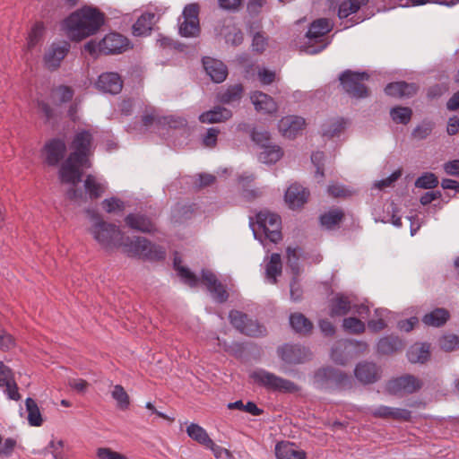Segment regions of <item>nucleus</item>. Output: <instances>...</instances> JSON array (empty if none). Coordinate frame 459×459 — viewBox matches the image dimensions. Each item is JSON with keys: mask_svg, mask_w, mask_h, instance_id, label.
<instances>
[{"mask_svg": "<svg viewBox=\"0 0 459 459\" xmlns=\"http://www.w3.org/2000/svg\"><path fill=\"white\" fill-rule=\"evenodd\" d=\"M91 141L92 136L88 131L78 132L71 143L73 151L59 169L60 181L72 186L67 191V197L75 202H81L85 197L75 186L81 181V170L91 167L88 157L91 154Z\"/></svg>", "mask_w": 459, "mask_h": 459, "instance_id": "f257e3e1", "label": "nucleus"}, {"mask_svg": "<svg viewBox=\"0 0 459 459\" xmlns=\"http://www.w3.org/2000/svg\"><path fill=\"white\" fill-rule=\"evenodd\" d=\"M104 23V14L97 8L84 6L70 14L63 22L67 37L80 41L95 34Z\"/></svg>", "mask_w": 459, "mask_h": 459, "instance_id": "f03ea898", "label": "nucleus"}, {"mask_svg": "<svg viewBox=\"0 0 459 459\" xmlns=\"http://www.w3.org/2000/svg\"><path fill=\"white\" fill-rule=\"evenodd\" d=\"M91 226L89 231L93 238L105 249L118 248L119 240L124 239V234L118 227L102 220L100 214L87 212Z\"/></svg>", "mask_w": 459, "mask_h": 459, "instance_id": "7ed1b4c3", "label": "nucleus"}, {"mask_svg": "<svg viewBox=\"0 0 459 459\" xmlns=\"http://www.w3.org/2000/svg\"><path fill=\"white\" fill-rule=\"evenodd\" d=\"M118 248L130 257H138L148 260H161L165 257V251L159 246L152 245L145 238L124 236L119 240Z\"/></svg>", "mask_w": 459, "mask_h": 459, "instance_id": "20e7f679", "label": "nucleus"}, {"mask_svg": "<svg viewBox=\"0 0 459 459\" xmlns=\"http://www.w3.org/2000/svg\"><path fill=\"white\" fill-rule=\"evenodd\" d=\"M250 377L255 383L272 391L290 394L299 391L295 383L264 369L255 370Z\"/></svg>", "mask_w": 459, "mask_h": 459, "instance_id": "39448f33", "label": "nucleus"}, {"mask_svg": "<svg viewBox=\"0 0 459 459\" xmlns=\"http://www.w3.org/2000/svg\"><path fill=\"white\" fill-rule=\"evenodd\" d=\"M281 224L279 215L262 211L256 214V226L253 228L254 235L257 238L258 232H262L265 238L277 243L281 239Z\"/></svg>", "mask_w": 459, "mask_h": 459, "instance_id": "423d86ee", "label": "nucleus"}, {"mask_svg": "<svg viewBox=\"0 0 459 459\" xmlns=\"http://www.w3.org/2000/svg\"><path fill=\"white\" fill-rule=\"evenodd\" d=\"M332 28L333 23L328 19L321 18L313 22L307 33V37L308 38L309 43H316L319 44V46L316 48L309 46L306 48V52L310 55H315L325 49L329 44V41H325L321 39V38L328 33Z\"/></svg>", "mask_w": 459, "mask_h": 459, "instance_id": "0eeeda50", "label": "nucleus"}, {"mask_svg": "<svg viewBox=\"0 0 459 459\" xmlns=\"http://www.w3.org/2000/svg\"><path fill=\"white\" fill-rule=\"evenodd\" d=\"M348 383V376L333 368H321L314 376V385L320 389L344 387Z\"/></svg>", "mask_w": 459, "mask_h": 459, "instance_id": "6e6552de", "label": "nucleus"}, {"mask_svg": "<svg viewBox=\"0 0 459 459\" xmlns=\"http://www.w3.org/2000/svg\"><path fill=\"white\" fill-rule=\"evenodd\" d=\"M368 79V75L366 73H353L351 71H346L340 76L344 91L355 98L368 96V89L363 84V82Z\"/></svg>", "mask_w": 459, "mask_h": 459, "instance_id": "1a4fd4ad", "label": "nucleus"}, {"mask_svg": "<svg viewBox=\"0 0 459 459\" xmlns=\"http://www.w3.org/2000/svg\"><path fill=\"white\" fill-rule=\"evenodd\" d=\"M199 6L197 4H187L183 11L182 19L179 20V33L183 37H195L200 31Z\"/></svg>", "mask_w": 459, "mask_h": 459, "instance_id": "9d476101", "label": "nucleus"}, {"mask_svg": "<svg viewBox=\"0 0 459 459\" xmlns=\"http://www.w3.org/2000/svg\"><path fill=\"white\" fill-rule=\"evenodd\" d=\"M70 50V44L66 41L54 42L45 51L43 63L47 69L54 71L60 65Z\"/></svg>", "mask_w": 459, "mask_h": 459, "instance_id": "9b49d317", "label": "nucleus"}, {"mask_svg": "<svg viewBox=\"0 0 459 459\" xmlns=\"http://www.w3.org/2000/svg\"><path fill=\"white\" fill-rule=\"evenodd\" d=\"M143 124L147 129H158L160 125H168L170 127H178L186 125V120L174 117H160L159 111L154 108H146L143 116Z\"/></svg>", "mask_w": 459, "mask_h": 459, "instance_id": "f8f14e48", "label": "nucleus"}, {"mask_svg": "<svg viewBox=\"0 0 459 459\" xmlns=\"http://www.w3.org/2000/svg\"><path fill=\"white\" fill-rule=\"evenodd\" d=\"M422 385L421 381L411 375H406L388 382L387 389L393 394H412Z\"/></svg>", "mask_w": 459, "mask_h": 459, "instance_id": "ddd939ff", "label": "nucleus"}, {"mask_svg": "<svg viewBox=\"0 0 459 459\" xmlns=\"http://www.w3.org/2000/svg\"><path fill=\"white\" fill-rule=\"evenodd\" d=\"M202 281L206 285L207 290L217 302L223 303L228 299L229 294L225 286L217 280L213 273L203 270Z\"/></svg>", "mask_w": 459, "mask_h": 459, "instance_id": "4468645a", "label": "nucleus"}, {"mask_svg": "<svg viewBox=\"0 0 459 459\" xmlns=\"http://www.w3.org/2000/svg\"><path fill=\"white\" fill-rule=\"evenodd\" d=\"M369 413L375 418L384 420H394L398 421H410L411 420V411L409 410L385 405L377 406L370 410Z\"/></svg>", "mask_w": 459, "mask_h": 459, "instance_id": "2eb2a0df", "label": "nucleus"}, {"mask_svg": "<svg viewBox=\"0 0 459 459\" xmlns=\"http://www.w3.org/2000/svg\"><path fill=\"white\" fill-rule=\"evenodd\" d=\"M279 357L287 364L304 362L308 357L307 351L299 345L285 344L277 351Z\"/></svg>", "mask_w": 459, "mask_h": 459, "instance_id": "dca6fc26", "label": "nucleus"}, {"mask_svg": "<svg viewBox=\"0 0 459 459\" xmlns=\"http://www.w3.org/2000/svg\"><path fill=\"white\" fill-rule=\"evenodd\" d=\"M96 87L103 92L117 94L122 90L123 82L118 74L107 72L99 76L96 82Z\"/></svg>", "mask_w": 459, "mask_h": 459, "instance_id": "f3484780", "label": "nucleus"}, {"mask_svg": "<svg viewBox=\"0 0 459 459\" xmlns=\"http://www.w3.org/2000/svg\"><path fill=\"white\" fill-rule=\"evenodd\" d=\"M128 39L119 33H109L101 40L104 54H117L128 48Z\"/></svg>", "mask_w": 459, "mask_h": 459, "instance_id": "a211bd4d", "label": "nucleus"}, {"mask_svg": "<svg viewBox=\"0 0 459 459\" xmlns=\"http://www.w3.org/2000/svg\"><path fill=\"white\" fill-rule=\"evenodd\" d=\"M309 192L302 186L293 184L289 186L285 193V201L292 210L299 209L307 203Z\"/></svg>", "mask_w": 459, "mask_h": 459, "instance_id": "6ab92c4d", "label": "nucleus"}, {"mask_svg": "<svg viewBox=\"0 0 459 459\" xmlns=\"http://www.w3.org/2000/svg\"><path fill=\"white\" fill-rule=\"evenodd\" d=\"M305 126V119L301 117L288 116L279 122V130L284 137L294 138Z\"/></svg>", "mask_w": 459, "mask_h": 459, "instance_id": "aec40b11", "label": "nucleus"}, {"mask_svg": "<svg viewBox=\"0 0 459 459\" xmlns=\"http://www.w3.org/2000/svg\"><path fill=\"white\" fill-rule=\"evenodd\" d=\"M203 65L206 74L213 82H221L226 79L228 69L221 61L205 57L203 59Z\"/></svg>", "mask_w": 459, "mask_h": 459, "instance_id": "412c9836", "label": "nucleus"}, {"mask_svg": "<svg viewBox=\"0 0 459 459\" xmlns=\"http://www.w3.org/2000/svg\"><path fill=\"white\" fill-rule=\"evenodd\" d=\"M250 100L255 106V110L264 114H273L277 111V104L274 100L261 91H255L251 94Z\"/></svg>", "mask_w": 459, "mask_h": 459, "instance_id": "4be33fe9", "label": "nucleus"}, {"mask_svg": "<svg viewBox=\"0 0 459 459\" xmlns=\"http://www.w3.org/2000/svg\"><path fill=\"white\" fill-rule=\"evenodd\" d=\"M66 151L63 140L53 139L45 145L46 160L49 165H56L64 157Z\"/></svg>", "mask_w": 459, "mask_h": 459, "instance_id": "5701e85b", "label": "nucleus"}, {"mask_svg": "<svg viewBox=\"0 0 459 459\" xmlns=\"http://www.w3.org/2000/svg\"><path fill=\"white\" fill-rule=\"evenodd\" d=\"M277 459H305L306 453L299 449L293 443L281 442L275 446Z\"/></svg>", "mask_w": 459, "mask_h": 459, "instance_id": "b1692460", "label": "nucleus"}, {"mask_svg": "<svg viewBox=\"0 0 459 459\" xmlns=\"http://www.w3.org/2000/svg\"><path fill=\"white\" fill-rule=\"evenodd\" d=\"M354 373L357 379L363 384L374 383L378 378L377 368L374 363H359L357 365Z\"/></svg>", "mask_w": 459, "mask_h": 459, "instance_id": "393cba45", "label": "nucleus"}, {"mask_svg": "<svg viewBox=\"0 0 459 459\" xmlns=\"http://www.w3.org/2000/svg\"><path fill=\"white\" fill-rule=\"evenodd\" d=\"M125 221L129 228L142 232H152L155 229L152 220L140 213L128 214Z\"/></svg>", "mask_w": 459, "mask_h": 459, "instance_id": "a878e982", "label": "nucleus"}, {"mask_svg": "<svg viewBox=\"0 0 459 459\" xmlns=\"http://www.w3.org/2000/svg\"><path fill=\"white\" fill-rule=\"evenodd\" d=\"M231 117L232 112L230 109L217 106L213 109L202 113L199 116V120L207 124L221 123L229 120Z\"/></svg>", "mask_w": 459, "mask_h": 459, "instance_id": "bb28decb", "label": "nucleus"}, {"mask_svg": "<svg viewBox=\"0 0 459 459\" xmlns=\"http://www.w3.org/2000/svg\"><path fill=\"white\" fill-rule=\"evenodd\" d=\"M417 91V87L413 83H407L405 82H396L389 83L385 91L387 95L393 97H410Z\"/></svg>", "mask_w": 459, "mask_h": 459, "instance_id": "cd10ccee", "label": "nucleus"}, {"mask_svg": "<svg viewBox=\"0 0 459 459\" xmlns=\"http://www.w3.org/2000/svg\"><path fill=\"white\" fill-rule=\"evenodd\" d=\"M352 306L349 299L343 295L338 294L331 300L330 316L332 317L342 316L348 314Z\"/></svg>", "mask_w": 459, "mask_h": 459, "instance_id": "c85d7f7f", "label": "nucleus"}, {"mask_svg": "<svg viewBox=\"0 0 459 459\" xmlns=\"http://www.w3.org/2000/svg\"><path fill=\"white\" fill-rule=\"evenodd\" d=\"M84 187L91 199L99 198L106 190V182L93 175H88Z\"/></svg>", "mask_w": 459, "mask_h": 459, "instance_id": "c756f323", "label": "nucleus"}, {"mask_svg": "<svg viewBox=\"0 0 459 459\" xmlns=\"http://www.w3.org/2000/svg\"><path fill=\"white\" fill-rule=\"evenodd\" d=\"M186 434L194 441L199 443L205 448L208 445H212V438L209 437L207 431L196 423H190L186 427Z\"/></svg>", "mask_w": 459, "mask_h": 459, "instance_id": "7c9ffc66", "label": "nucleus"}, {"mask_svg": "<svg viewBox=\"0 0 459 459\" xmlns=\"http://www.w3.org/2000/svg\"><path fill=\"white\" fill-rule=\"evenodd\" d=\"M411 363H424L429 358V345L427 343H415L411 345L407 353Z\"/></svg>", "mask_w": 459, "mask_h": 459, "instance_id": "2f4dec72", "label": "nucleus"}, {"mask_svg": "<svg viewBox=\"0 0 459 459\" xmlns=\"http://www.w3.org/2000/svg\"><path fill=\"white\" fill-rule=\"evenodd\" d=\"M155 14L152 13H143L133 25V33L135 36L148 34L152 27Z\"/></svg>", "mask_w": 459, "mask_h": 459, "instance_id": "473e14b6", "label": "nucleus"}, {"mask_svg": "<svg viewBox=\"0 0 459 459\" xmlns=\"http://www.w3.org/2000/svg\"><path fill=\"white\" fill-rule=\"evenodd\" d=\"M243 87L240 84L230 86L223 91L218 93L217 99L223 104L238 102L242 98Z\"/></svg>", "mask_w": 459, "mask_h": 459, "instance_id": "72a5a7b5", "label": "nucleus"}, {"mask_svg": "<svg viewBox=\"0 0 459 459\" xmlns=\"http://www.w3.org/2000/svg\"><path fill=\"white\" fill-rule=\"evenodd\" d=\"M403 342L394 336L381 338L377 343V351L382 354H391L403 349Z\"/></svg>", "mask_w": 459, "mask_h": 459, "instance_id": "f704fd0d", "label": "nucleus"}, {"mask_svg": "<svg viewBox=\"0 0 459 459\" xmlns=\"http://www.w3.org/2000/svg\"><path fill=\"white\" fill-rule=\"evenodd\" d=\"M281 273V260L279 254H273L266 264L265 274L271 284H275L276 277Z\"/></svg>", "mask_w": 459, "mask_h": 459, "instance_id": "c9c22d12", "label": "nucleus"}, {"mask_svg": "<svg viewBox=\"0 0 459 459\" xmlns=\"http://www.w3.org/2000/svg\"><path fill=\"white\" fill-rule=\"evenodd\" d=\"M261 148L263 151L259 153L258 159L263 163H275L282 156V151L278 145L269 143Z\"/></svg>", "mask_w": 459, "mask_h": 459, "instance_id": "e433bc0d", "label": "nucleus"}, {"mask_svg": "<svg viewBox=\"0 0 459 459\" xmlns=\"http://www.w3.org/2000/svg\"><path fill=\"white\" fill-rule=\"evenodd\" d=\"M290 324L295 332L302 334L308 333L313 327L312 323L301 313L291 314Z\"/></svg>", "mask_w": 459, "mask_h": 459, "instance_id": "4c0bfd02", "label": "nucleus"}, {"mask_svg": "<svg viewBox=\"0 0 459 459\" xmlns=\"http://www.w3.org/2000/svg\"><path fill=\"white\" fill-rule=\"evenodd\" d=\"M26 410L28 412V421L30 426L39 427L43 423V419L39 408L36 402L31 398L25 401Z\"/></svg>", "mask_w": 459, "mask_h": 459, "instance_id": "58836bf2", "label": "nucleus"}, {"mask_svg": "<svg viewBox=\"0 0 459 459\" xmlns=\"http://www.w3.org/2000/svg\"><path fill=\"white\" fill-rule=\"evenodd\" d=\"M449 317L448 312L444 308H437L427 314L423 317V322L427 325L440 326L445 324Z\"/></svg>", "mask_w": 459, "mask_h": 459, "instance_id": "ea45409f", "label": "nucleus"}, {"mask_svg": "<svg viewBox=\"0 0 459 459\" xmlns=\"http://www.w3.org/2000/svg\"><path fill=\"white\" fill-rule=\"evenodd\" d=\"M368 0H347L342 2L338 10L340 19L347 18L349 15L357 13L359 8L366 4Z\"/></svg>", "mask_w": 459, "mask_h": 459, "instance_id": "a19ab883", "label": "nucleus"}, {"mask_svg": "<svg viewBox=\"0 0 459 459\" xmlns=\"http://www.w3.org/2000/svg\"><path fill=\"white\" fill-rule=\"evenodd\" d=\"M345 124L342 118L333 119L325 123L322 127L323 135L328 138L339 136L344 130Z\"/></svg>", "mask_w": 459, "mask_h": 459, "instance_id": "79ce46f5", "label": "nucleus"}, {"mask_svg": "<svg viewBox=\"0 0 459 459\" xmlns=\"http://www.w3.org/2000/svg\"><path fill=\"white\" fill-rule=\"evenodd\" d=\"M180 263V259L176 256L174 258V267L178 276L190 287H195L199 281L198 278L188 268L182 266Z\"/></svg>", "mask_w": 459, "mask_h": 459, "instance_id": "37998d69", "label": "nucleus"}, {"mask_svg": "<svg viewBox=\"0 0 459 459\" xmlns=\"http://www.w3.org/2000/svg\"><path fill=\"white\" fill-rule=\"evenodd\" d=\"M249 32L252 33V51L256 53H263L268 47V37L262 30L253 33L252 27L249 28Z\"/></svg>", "mask_w": 459, "mask_h": 459, "instance_id": "c03bdc74", "label": "nucleus"}, {"mask_svg": "<svg viewBox=\"0 0 459 459\" xmlns=\"http://www.w3.org/2000/svg\"><path fill=\"white\" fill-rule=\"evenodd\" d=\"M377 319H371L368 323V328L373 332H380L386 327L385 318L389 314V311L384 308H377L375 311Z\"/></svg>", "mask_w": 459, "mask_h": 459, "instance_id": "a18cd8bd", "label": "nucleus"}, {"mask_svg": "<svg viewBox=\"0 0 459 459\" xmlns=\"http://www.w3.org/2000/svg\"><path fill=\"white\" fill-rule=\"evenodd\" d=\"M44 30V25L40 22H36L32 26L27 39L28 49H32L38 43L40 42L43 38Z\"/></svg>", "mask_w": 459, "mask_h": 459, "instance_id": "49530a36", "label": "nucleus"}, {"mask_svg": "<svg viewBox=\"0 0 459 459\" xmlns=\"http://www.w3.org/2000/svg\"><path fill=\"white\" fill-rule=\"evenodd\" d=\"M412 111L410 108L396 107L391 109L390 116L397 124L406 125L410 122Z\"/></svg>", "mask_w": 459, "mask_h": 459, "instance_id": "de8ad7c7", "label": "nucleus"}, {"mask_svg": "<svg viewBox=\"0 0 459 459\" xmlns=\"http://www.w3.org/2000/svg\"><path fill=\"white\" fill-rule=\"evenodd\" d=\"M111 395L116 400L117 407L119 409L126 410L129 407L130 399L127 393L126 392L122 385H115L111 392Z\"/></svg>", "mask_w": 459, "mask_h": 459, "instance_id": "09e8293b", "label": "nucleus"}, {"mask_svg": "<svg viewBox=\"0 0 459 459\" xmlns=\"http://www.w3.org/2000/svg\"><path fill=\"white\" fill-rule=\"evenodd\" d=\"M241 333L252 337H260L265 334L266 329L257 321L248 319Z\"/></svg>", "mask_w": 459, "mask_h": 459, "instance_id": "8fccbe9b", "label": "nucleus"}, {"mask_svg": "<svg viewBox=\"0 0 459 459\" xmlns=\"http://www.w3.org/2000/svg\"><path fill=\"white\" fill-rule=\"evenodd\" d=\"M343 213L340 210H333L321 216L320 221L323 226L331 229L338 224L342 219Z\"/></svg>", "mask_w": 459, "mask_h": 459, "instance_id": "3c124183", "label": "nucleus"}, {"mask_svg": "<svg viewBox=\"0 0 459 459\" xmlns=\"http://www.w3.org/2000/svg\"><path fill=\"white\" fill-rule=\"evenodd\" d=\"M437 185V178L433 173H425L415 181V186L422 189L435 188Z\"/></svg>", "mask_w": 459, "mask_h": 459, "instance_id": "603ef678", "label": "nucleus"}, {"mask_svg": "<svg viewBox=\"0 0 459 459\" xmlns=\"http://www.w3.org/2000/svg\"><path fill=\"white\" fill-rule=\"evenodd\" d=\"M352 342H349L347 341H340L336 342V344L333 347L331 352L332 359L339 364H344L345 358L342 355V351L346 350L349 345H351Z\"/></svg>", "mask_w": 459, "mask_h": 459, "instance_id": "864d4df0", "label": "nucleus"}, {"mask_svg": "<svg viewBox=\"0 0 459 459\" xmlns=\"http://www.w3.org/2000/svg\"><path fill=\"white\" fill-rule=\"evenodd\" d=\"M342 326L346 331L352 333H361L365 330V324L356 317L345 318Z\"/></svg>", "mask_w": 459, "mask_h": 459, "instance_id": "5fc2aeb1", "label": "nucleus"}, {"mask_svg": "<svg viewBox=\"0 0 459 459\" xmlns=\"http://www.w3.org/2000/svg\"><path fill=\"white\" fill-rule=\"evenodd\" d=\"M102 207L108 213H117L124 211V203L116 197L105 199L102 202Z\"/></svg>", "mask_w": 459, "mask_h": 459, "instance_id": "6e6d98bb", "label": "nucleus"}, {"mask_svg": "<svg viewBox=\"0 0 459 459\" xmlns=\"http://www.w3.org/2000/svg\"><path fill=\"white\" fill-rule=\"evenodd\" d=\"M439 346L445 351H452L459 347V338L455 334L444 335L439 339Z\"/></svg>", "mask_w": 459, "mask_h": 459, "instance_id": "4d7b16f0", "label": "nucleus"}, {"mask_svg": "<svg viewBox=\"0 0 459 459\" xmlns=\"http://www.w3.org/2000/svg\"><path fill=\"white\" fill-rule=\"evenodd\" d=\"M228 32L225 35V39L227 43H230L233 46H238L243 42L244 35L242 31L236 27H228Z\"/></svg>", "mask_w": 459, "mask_h": 459, "instance_id": "13d9d810", "label": "nucleus"}, {"mask_svg": "<svg viewBox=\"0 0 459 459\" xmlns=\"http://www.w3.org/2000/svg\"><path fill=\"white\" fill-rule=\"evenodd\" d=\"M229 317L231 325L239 332H242V328H244V325L248 320L246 314L238 310L230 311Z\"/></svg>", "mask_w": 459, "mask_h": 459, "instance_id": "bf43d9fd", "label": "nucleus"}, {"mask_svg": "<svg viewBox=\"0 0 459 459\" xmlns=\"http://www.w3.org/2000/svg\"><path fill=\"white\" fill-rule=\"evenodd\" d=\"M48 448L50 450V453L55 459H67V456L64 452L63 440H51Z\"/></svg>", "mask_w": 459, "mask_h": 459, "instance_id": "052dcab7", "label": "nucleus"}, {"mask_svg": "<svg viewBox=\"0 0 459 459\" xmlns=\"http://www.w3.org/2000/svg\"><path fill=\"white\" fill-rule=\"evenodd\" d=\"M402 176V170L397 169L393 172L388 178L377 181L374 184V186L377 189H384L385 187H391L394 186V182Z\"/></svg>", "mask_w": 459, "mask_h": 459, "instance_id": "680f3d73", "label": "nucleus"}, {"mask_svg": "<svg viewBox=\"0 0 459 459\" xmlns=\"http://www.w3.org/2000/svg\"><path fill=\"white\" fill-rule=\"evenodd\" d=\"M73 96V90L67 86H59L54 91V98L60 102H67L72 100Z\"/></svg>", "mask_w": 459, "mask_h": 459, "instance_id": "e2e57ef3", "label": "nucleus"}, {"mask_svg": "<svg viewBox=\"0 0 459 459\" xmlns=\"http://www.w3.org/2000/svg\"><path fill=\"white\" fill-rule=\"evenodd\" d=\"M206 448L210 449L213 453L214 456L218 459H232L233 458L232 455L230 454V452L228 449L216 445L212 440V445H208V446Z\"/></svg>", "mask_w": 459, "mask_h": 459, "instance_id": "0e129e2a", "label": "nucleus"}, {"mask_svg": "<svg viewBox=\"0 0 459 459\" xmlns=\"http://www.w3.org/2000/svg\"><path fill=\"white\" fill-rule=\"evenodd\" d=\"M433 129V125L430 122L422 123L418 126L412 132V135L418 139H424L429 136Z\"/></svg>", "mask_w": 459, "mask_h": 459, "instance_id": "69168bd1", "label": "nucleus"}, {"mask_svg": "<svg viewBox=\"0 0 459 459\" xmlns=\"http://www.w3.org/2000/svg\"><path fill=\"white\" fill-rule=\"evenodd\" d=\"M97 456L99 459H127L126 455L106 447L99 448Z\"/></svg>", "mask_w": 459, "mask_h": 459, "instance_id": "338daca9", "label": "nucleus"}, {"mask_svg": "<svg viewBox=\"0 0 459 459\" xmlns=\"http://www.w3.org/2000/svg\"><path fill=\"white\" fill-rule=\"evenodd\" d=\"M266 4V0H249L247 10L250 15L256 16L263 11Z\"/></svg>", "mask_w": 459, "mask_h": 459, "instance_id": "774afa93", "label": "nucleus"}]
</instances>
